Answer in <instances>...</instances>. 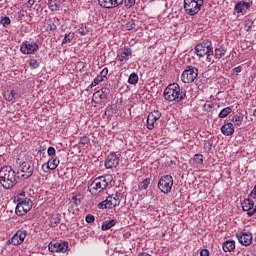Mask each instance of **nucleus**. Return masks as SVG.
<instances>
[{
	"mask_svg": "<svg viewBox=\"0 0 256 256\" xmlns=\"http://www.w3.org/2000/svg\"><path fill=\"white\" fill-rule=\"evenodd\" d=\"M76 69L78 71H83V69H85V63L84 62H77Z\"/></svg>",
	"mask_w": 256,
	"mask_h": 256,
	"instance_id": "obj_47",
	"label": "nucleus"
},
{
	"mask_svg": "<svg viewBox=\"0 0 256 256\" xmlns=\"http://www.w3.org/2000/svg\"><path fill=\"white\" fill-rule=\"evenodd\" d=\"M108 73H109V69H108V68H104V69L100 72V74H98V75H99L100 77H102V79L105 80V78L107 77Z\"/></svg>",
	"mask_w": 256,
	"mask_h": 256,
	"instance_id": "obj_46",
	"label": "nucleus"
},
{
	"mask_svg": "<svg viewBox=\"0 0 256 256\" xmlns=\"http://www.w3.org/2000/svg\"><path fill=\"white\" fill-rule=\"evenodd\" d=\"M50 227H57V225H59V223H61V215L59 214H53L50 217Z\"/></svg>",
	"mask_w": 256,
	"mask_h": 256,
	"instance_id": "obj_28",
	"label": "nucleus"
},
{
	"mask_svg": "<svg viewBox=\"0 0 256 256\" xmlns=\"http://www.w3.org/2000/svg\"><path fill=\"white\" fill-rule=\"evenodd\" d=\"M83 201V195L78 194L72 197V203L75 205V207H79Z\"/></svg>",
	"mask_w": 256,
	"mask_h": 256,
	"instance_id": "obj_34",
	"label": "nucleus"
},
{
	"mask_svg": "<svg viewBox=\"0 0 256 256\" xmlns=\"http://www.w3.org/2000/svg\"><path fill=\"white\" fill-rule=\"evenodd\" d=\"M0 23L3 27H7V25H11V19L9 17H1Z\"/></svg>",
	"mask_w": 256,
	"mask_h": 256,
	"instance_id": "obj_40",
	"label": "nucleus"
},
{
	"mask_svg": "<svg viewBox=\"0 0 256 256\" xmlns=\"http://www.w3.org/2000/svg\"><path fill=\"white\" fill-rule=\"evenodd\" d=\"M149 185H151V178H146L138 184V188L140 191H147Z\"/></svg>",
	"mask_w": 256,
	"mask_h": 256,
	"instance_id": "obj_29",
	"label": "nucleus"
},
{
	"mask_svg": "<svg viewBox=\"0 0 256 256\" xmlns=\"http://www.w3.org/2000/svg\"><path fill=\"white\" fill-rule=\"evenodd\" d=\"M209 109H213V104L208 105Z\"/></svg>",
	"mask_w": 256,
	"mask_h": 256,
	"instance_id": "obj_54",
	"label": "nucleus"
},
{
	"mask_svg": "<svg viewBox=\"0 0 256 256\" xmlns=\"http://www.w3.org/2000/svg\"><path fill=\"white\" fill-rule=\"evenodd\" d=\"M232 123H234L237 127H241V125H243V115L236 114L233 116Z\"/></svg>",
	"mask_w": 256,
	"mask_h": 256,
	"instance_id": "obj_32",
	"label": "nucleus"
},
{
	"mask_svg": "<svg viewBox=\"0 0 256 256\" xmlns=\"http://www.w3.org/2000/svg\"><path fill=\"white\" fill-rule=\"evenodd\" d=\"M20 51L23 55H33L39 51V44L31 41H24L20 46Z\"/></svg>",
	"mask_w": 256,
	"mask_h": 256,
	"instance_id": "obj_9",
	"label": "nucleus"
},
{
	"mask_svg": "<svg viewBox=\"0 0 256 256\" xmlns=\"http://www.w3.org/2000/svg\"><path fill=\"white\" fill-rule=\"evenodd\" d=\"M222 249L225 253H231V251H235V240H228L222 244Z\"/></svg>",
	"mask_w": 256,
	"mask_h": 256,
	"instance_id": "obj_22",
	"label": "nucleus"
},
{
	"mask_svg": "<svg viewBox=\"0 0 256 256\" xmlns=\"http://www.w3.org/2000/svg\"><path fill=\"white\" fill-rule=\"evenodd\" d=\"M158 189L161 193L169 195L173 189V177L171 175L162 176L158 182Z\"/></svg>",
	"mask_w": 256,
	"mask_h": 256,
	"instance_id": "obj_7",
	"label": "nucleus"
},
{
	"mask_svg": "<svg viewBox=\"0 0 256 256\" xmlns=\"http://www.w3.org/2000/svg\"><path fill=\"white\" fill-rule=\"evenodd\" d=\"M109 93H111V90L108 87H103L102 89L96 91L93 94L94 99H107L109 96Z\"/></svg>",
	"mask_w": 256,
	"mask_h": 256,
	"instance_id": "obj_19",
	"label": "nucleus"
},
{
	"mask_svg": "<svg viewBox=\"0 0 256 256\" xmlns=\"http://www.w3.org/2000/svg\"><path fill=\"white\" fill-rule=\"evenodd\" d=\"M95 221V216L88 214L86 215V223H93Z\"/></svg>",
	"mask_w": 256,
	"mask_h": 256,
	"instance_id": "obj_48",
	"label": "nucleus"
},
{
	"mask_svg": "<svg viewBox=\"0 0 256 256\" xmlns=\"http://www.w3.org/2000/svg\"><path fill=\"white\" fill-rule=\"evenodd\" d=\"M34 171L35 163L33 160H29L21 164V172L24 173L21 175L22 179H29L30 177H33Z\"/></svg>",
	"mask_w": 256,
	"mask_h": 256,
	"instance_id": "obj_10",
	"label": "nucleus"
},
{
	"mask_svg": "<svg viewBox=\"0 0 256 256\" xmlns=\"http://www.w3.org/2000/svg\"><path fill=\"white\" fill-rule=\"evenodd\" d=\"M225 53H227V48L224 45L219 46L214 50V57L215 59H221L225 57Z\"/></svg>",
	"mask_w": 256,
	"mask_h": 256,
	"instance_id": "obj_24",
	"label": "nucleus"
},
{
	"mask_svg": "<svg viewBox=\"0 0 256 256\" xmlns=\"http://www.w3.org/2000/svg\"><path fill=\"white\" fill-rule=\"evenodd\" d=\"M164 99L165 101H176V103H179L180 101H183L185 97H187V92L183 89H181V86L177 83L169 84L164 89Z\"/></svg>",
	"mask_w": 256,
	"mask_h": 256,
	"instance_id": "obj_2",
	"label": "nucleus"
},
{
	"mask_svg": "<svg viewBox=\"0 0 256 256\" xmlns=\"http://www.w3.org/2000/svg\"><path fill=\"white\" fill-rule=\"evenodd\" d=\"M100 7L104 9H115L123 5V0H98Z\"/></svg>",
	"mask_w": 256,
	"mask_h": 256,
	"instance_id": "obj_14",
	"label": "nucleus"
},
{
	"mask_svg": "<svg viewBox=\"0 0 256 256\" xmlns=\"http://www.w3.org/2000/svg\"><path fill=\"white\" fill-rule=\"evenodd\" d=\"M221 133L222 135L229 137L235 133V126H233V123L228 122L221 127Z\"/></svg>",
	"mask_w": 256,
	"mask_h": 256,
	"instance_id": "obj_17",
	"label": "nucleus"
},
{
	"mask_svg": "<svg viewBox=\"0 0 256 256\" xmlns=\"http://www.w3.org/2000/svg\"><path fill=\"white\" fill-rule=\"evenodd\" d=\"M32 5H35V0H29L27 2V7H31Z\"/></svg>",
	"mask_w": 256,
	"mask_h": 256,
	"instance_id": "obj_52",
	"label": "nucleus"
},
{
	"mask_svg": "<svg viewBox=\"0 0 256 256\" xmlns=\"http://www.w3.org/2000/svg\"><path fill=\"white\" fill-rule=\"evenodd\" d=\"M19 176L11 166H4L0 169V184L3 189H13L17 185Z\"/></svg>",
	"mask_w": 256,
	"mask_h": 256,
	"instance_id": "obj_1",
	"label": "nucleus"
},
{
	"mask_svg": "<svg viewBox=\"0 0 256 256\" xmlns=\"http://www.w3.org/2000/svg\"><path fill=\"white\" fill-rule=\"evenodd\" d=\"M123 3L126 9H131L135 5V0H123Z\"/></svg>",
	"mask_w": 256,
	"mask_h": 256,
	"instance_id": "obj_41",
	"label": "nucleus"
},
{
	"mask_svg": "<svg viewBox=\"0 0 256 256\" xmlns=\"http://www.w3.org/2000/svg\"><path fill=\"white\" fill-rule=\"evenodd\" d=\"M99 209H113V200H111V196H108L106 200L102 201L98 204Z\"/></svg>",
	"mask_w": 256,
	"mask_h": 256,
	"instance_id": "obj_23",
	"label": "nucleus"
},
{
	"mask_svg": "<svg viewBox=\"0 0 256 256\" xmlns=\"http://www.w3.org/2000/svg\"><path fill=\"white\" fill-rule=\"evenodd\" d=\"M47 29L49 31H57V25H55V23L48 24Z\"/></svg>",
	"mask_w": 256,
	"mask_h": 256,
	"instance_id": "obj_50",
	"label": "nucleus"
},
{
	"mask_svg": "<svg viewBox=\"0 0 256 256\" xmlns=\"http://www.w3.org/2000/svg\"><path fill=\"white\" fill-rule=\"evenodd\" d=\"M159 119H161V112L159 110H154L151 112L146 120L147 129L150 131L155 129V121H159Z\"/></svg>",
	"mask_w": 256,
	"mask_h": 256,
	"instance_id": "obj_12",
	"label": "nucleus"
},
{
	"mask_svg": "<svg viewBox=\"0 0 256 256\" xmlns=\"http://www.w3.org/2000/svg\"><path fill=\"white\" fill-rule=\"evenodd\" d=\"M73 34L72 33H68L65 34L64 39L62 40V47L66 44V43H71V41H73Z\"/></svg>",
	"mask_w": 256,
	"mask_h": 256,
	"instance_id": "obj_37",
	"label": "nucleus"
},
{
	"mask_svg": "<svg viewBox=\"0 0 256 256\" xmlns=\"http://www.w3.org/2000/svg\"><path fill=\"white\" fill-rule=\"evenodd\" d=\"M253 207H255V202L251 198L245 199L242 202V209L243 211H247V213H251Z\"/></svg>",
	"mask_w": 256,
	"mask_h": 256,
	"instance_id": "obj_21",
	"label": "nucleus"
},
{
	"mask_svg": "<svg viewBox=\"0 0 256 256\" xmlns=\"http://www.w3.org/2000/svg\"><path fill=\"white\" fill-rule=\"evenodd\" d=\"M194 160L196 161L197 165H203V154H195Z\"/></svg>",
	"mask_w": 256,
	"mask_h": 256,
	"instance_id": "obj_42",
	"label": "nucleus"
},
{
	"mask_svg": "<svg viewBox=\"0 0 256 256\" xmlns=\"http://www.w3.org/2000/svg\"><path fill=\"white\" fill-rule=\"evenodd\" d=\"M128 83L130 85H137V83H139V76L137 75V73L133 72L130 74L128 78Z\"/></svg>",
	"mask_w": 256,
	"mask_h": 256,
	"instance_id": "obj_33",
	"label": "nucleus"
},
{
	"mask_svg": "<svg viewBox=\"0 0 256 256\" xmlns=\"http://www.w3.org/2000/svg\"><path fill=\"white\" fill-rule=\"evenodd\" d=\"M59 167V160L57 158L52 157L48 160L46 169H49L50 171H55V168Z\"/></svg>",
	"mask_w": 256,
	"mask_h": 256,
	"instance_id": "obj_26",
	"label": "nucleus"
},
{
	"mask_svg": "<svg viewBox=\"0 0 256 256\" xmlns=\"http://www.w3.org/2000/svg\"><path fill=\"white\" fill-rule=\"evenodd\" d=\"M239 243L247 247L253 243V234L251 232H244L243 234L237 235Z\"/></svg>",
	"mask_w": 256,
	"mask_h": 256,
	"instance_id": "obj_15",
	"label": "nucleus"
},
{
	"mask_svg": "<svg viewBox=\"0 0 256 256\" xmlns=\"http://www.w3.org/2000/svg\"><path fill=\"white\" fill-rule=\"evenodd\" d=\"M209 255H210L209 249H202L200 251V256H209Z\"/></svg>",
	"mask_w": 256,
	"mask_h": 256,
	"instance_id": "obj_51",
	"label": "nucleus"
},
{
	"mask_svg": "<svg viewBox=\"0 0 256 256\" xmlns=\"http://www.w3.org/2000/svg\"><path fill=\"white\" fill-rule=\"evenodd\" d=\"M204 0H184V10L187 15H197L203 7Z\"/></svg>",
	"mask_w": 256,
	"mask_h": 256,
	"instance_id": "obj_4",
	"label": "nucleus"
},
{
	"mask_svg": "<svg viewBox=\"0 0 256 256\" xmlns=\"http://www.w3.org/2000/svg\"><path fill=\"white\" fill-rule=\"evenodd\" d=\"M132 54L131 48H124V51L117 54V59L120 63H127L129 61V57Z\"/></svg>",
	"mask_w": 256,
	"mask_h": 256,
	"instance_id": "obj_18",
	"label": "nucleus"
},
{
	"mask_svg": "<svg viewBox=\"0 0 256 256\" xmlns=\"http://www.w3.org/2000/svg\"><path fill=\"white\" fill-rule=\"evenodd\" d=\"M48 249L51 253H67V249H69V243H67V241L50 243L48 245Z\"/></svg>",
	"mask_w": 256,
	"mask_h": 256,
	"instance_id": "obj_11",
	"label": "nucleus"
},
{
	"mask_svg": "<svg viewBox=\"0 0 256 256\" xmlns=\"http://www.w3.org/2000/svg\"><path fill=\"white\" fill-rule=\"evenodd\" d=\"M4 99L6 101H13L15 99H19V94L16 92V90H7L4 93Z\"/></svg>",
	"mask_w": 256,
	"mask_h": 256,
	"instance_id": "obj_25",
	"label": "nucleus"
},
{
	"mask_svg": "<svg viewBox=\"0 0 256 256\" xmlns=\"http://www.w3.org/2000/svg\"><path fill=\"white\" fill-rule=\"evenodd\" d=\"M199 75V69L195 66H186L185 70L181 74V81L183 83H193Z\"/></svg>",
	"mask_w": 256,
	"mask_h": 256,
	"instance_id": "obj_6",
	"label": "nucleus"
},
{
	"mask_svg": "<svg viewBox=\"0 0 256 256\" xmlns=\"http://www.w3.org/2000/svg\"><path fill=\"white\" fill-rule=\"evenodd\" d=\"M121 197V194H112L110 196V199L112 200V205L114 207H119L121 205V199L119 198Z\"/></svg>",
	"mask_w": 256,
	"mask_h": 256,
	"instance_id": "obj_31",
	"label": "nucleus"
},
{
	"mask_svg": "<svg viewBox=\"0 0 256 256\" xmlns=\"http://www.w3.org/2000/svg\"><path fill=\"white\" fill-rule=\"evenodd\" d=\"M25 237H27V231L18 230L11 239L12 245H21L25 241Z\"/></svg>",
	"mask_w": 256,
	"mask_h": 256,
	"instance_id": "obj_16",
	"label": "nucleus"
},
{
	"mask_svg": "<svg viewBox=\"0 0 256 256\" xmlns=\"http://www.w3.org/2000/svg\"><path fill=\"white\" fill-rule=\"evenodd\" d=\"M241 71H243V67H242V66H237V67H235V68L232 69L231 75H236V76H238L239 73H241Z\"/></svg>",
	"mask_w": 256,
	"mask_h": 256,
	"instance_id": "obj_44",
	"label": "nucleus"
},
{
	"mask_svg": "<svg viewBox=\"0 0 256 256\" xmlns=\"http://www.w3.org/2000/svg\"><path fill=\"white\" fill-rule=\"evenodd\" d=\"M20 197H25V192H21Z\"/></svg>",
	"mask_w": 256,
	"mask_h": 256,
	"instance_id": "obj_53",
	"label": "nucleus"
},
{
	"mask_svg": "<svg viewBox=\"0 0 256 256\" xmlns=\"http://www.w3.org/2000/svg\"><path fill=\"white\" fill-rule=\"evenodd\" d=\"M195 51L198 57H205L206 55L209 59L213 55V44L209 40H204L202 43L196 45Z\"/></svg>",
	"mask_w": 256,
	"mask_h": 256,
	"instance_id": "obj_5",
	"label": "nucleus"
},
{
	"mask_svg": "<svg viewBox=\"0 0 256 256\" xmlns=\"http://www.w3.org/2000/svg\"><path fill=\"white\" fill-rule=\"evenodd\" d=\"M126 29H127L128 31H132V29H135V23H133V22H128V23L126 24Z\"/></svg>",
	"mask_w": 256,
	"mask_h": 256,
	"instance_id": "obj_49",
	"label": "nucleus"
},
{
	"mask_svg": "<svg viewBox=\"0 0 256 256\" xmlns=\"http://www.w3.org/2000/svg\"><path fill=\"white\" fill-rule=\"evenodd\" d=\"M77 33H78L79 35H82V37H85V35H88L89 29H87L86 26H82V27H80V28L77 30Z\"/></svg>",
	"mask_w": 256,
	"mask_h": 256,
	"instance_id": "obj_39",
	"label": "nucleus"
},
{
	"mask_svg": "<svg viewBox=\"0 0 256 256\" xmlns=\"http://www.w3.org/2000/svg\"><path fill=\"white\" fill-rule=\"evenodd\" d=\"M115 225H117V220H107L102 223L101 229L102 231H109V229H111V227H115Z\"/></svg>",
	"mask_w": 256,
	"mask_h": 256,
	"instance_id": "obj_27",
	"label": "nucleus"
},
{
	"mask_svg": "<svg viewBox=\"0 0 256 256\" xmlns=\"http://www.w3.org/2000/svg\"><path fill=\"white\" fill-rule=\"evenodd\" d=\"M111 181H113V177H111V175L97 177L91 182L89 186L90 193L92 195H97L98 193H101V191L109 187V183H111Z\"/></svg>",
	"mask_w": 256,
	"mask_h": 256,
	"instance_id": "obj_3",
	"label": "nucleus"
},
{
	"mask_svg": "<svg viewBox=\"0 0 256 256\" xmlns=\"http://www.w3.org/2000/svg\"><path fill=\"white\" fill-rule=\"evenodd\" d=\"M31 207H33V201L29 198L20 199V202L16 206V215H25L31 211Z\"/></svg>",
	"mask_w": 256,
	"mask_h": 256,
	"instance_id": "obj_8",
	"label": "nucleus"
},
{
	"mask_svg": "<svg viewBox=\"0 0 256 256\" xmlns=\"http://www.w3.org/2000/svg\"><path fill=\"white\" fill-rule=\"evenodd\" d=\"M102 81H105V80L102 79V77L98 74L97 77H95L92 83L90 84L91 89H93V87H97V85L102 83Z\"/></svg>",
	"mask_w": 256,
	"mask_h": 256,
	"instance_id": "obj_35",
	"label": "nucleus"
},
{
	"mask_svg": "<svg viewBox=\"0 0 256 256\" xmlns=\"http://www.w3.org/2000/svg\"><path fill=\"white\" fill-rule=\"evenodd\" d=\"M48 5H49L50 11H57L59 9V5L57 3V0H50Z\"/></svg>",
	"mask_w": 256,
	"mask_h": 256,
	"instance_id": "obj_36",
	"label": "nucleus"
},
{
	"mask_svg": "<svg viewBox=\"0 0 256 256\" xmlns=\"http://www.w3.org/2000/svg\"><path fill=\"white\" fill-rule=\"evenodd\" d=\"M47 153H48L49 157L53 158V157H55L57 151L55 150L54 147H49Z\"/></svg>",
	"mask_w": 256,
	"mask_h": 256,
	"instance_id": "obj_45",
	"label": "nucleus"
},
{
	"mask_svg": "<svg viewBox=\"0 0 256 256\" xmlns=\"http://www.w3.org/2000/svg\"><path fill=\"white\" fill-rule=\"evenodd\" d=\"M29 66L30 69H39V61H37V59H30Z\"/></svg>",
	"mask_w": 256,
	"mask_h": 256,
	"instance_id": "obj_38",
	"label": "nucleus"
},
{
	"mask_svg": "<svg viewBox=\"0 0 256 256\" xmlns=\"http://www.w3.org/2000/svg\"><path fill=\"white\" fill-rule=\"evenodd\" d=\"M106 169H113L119 167V156L116 153H110L105 160Z\"/></svg>",
	"mask_w": 256,
	"mask_h": 256,
	"instance_id": "obj_13",
	"label": "nucleus"
},
{
	"mask_svg": "<svg viewBox=\"0 0 256 256\" xmlns=\"http://www.w3.org/2000/svg\"><path fill=\"white\" fill-rule=\"evenodd\" d=\"M249 7H251V4L249 2H245L242 0L235 4L234 9H235L236 13H245V11H247V9H249Z\"/></svg>",
	"mask_w": 256,
	"mask_h": 256,
	"instance_id": "obj_20",
	"label": "nucleus"
},
{
	"mask_svg": "<svg viewBox=\"0 0 256 256\" xmlns=\"http://www.w3.org/2000/svg\"><path fill=\"white\" fill-rule=\"evenodd\" d=\"M233 111V109L231 107H226V108H223L219 114H218V117L220 119H225V117H228L229 115H231V112Z\"/></svg>",
	"mask_w": 256,
	"mask_h": 256,
	"instance_id": "obj_30",
	"label": "nucleus"
},
{
	"mask_svg": "<svg viewBox=\"0 0 256 256\" xmlns=\"http://www.w3.org/2000/svg\"><path fill=\"white\" fill-rule=\"evenodd\" d=\"M90 141H91V139H89V137L82 136V137H80L79 144L80 145H88V143H90Z\"/></svg>",
	"mask_w": 256,
	"mask_h": 256,
	"instance_id": "obj_43",
	"label": "nucleus"
}]
</instances>
